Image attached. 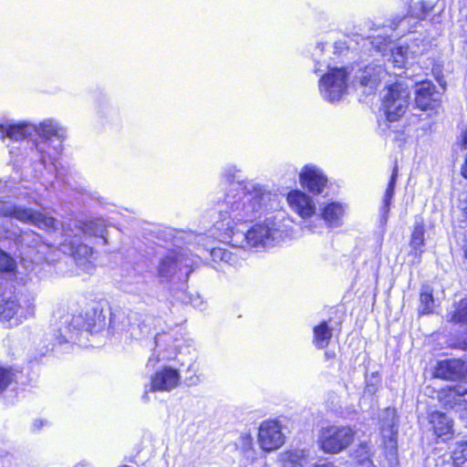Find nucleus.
<instances>
[{"mask_svg": "<svg viewBox=\"0 0 467 467\" xmlns=\"http://www.w3.org/2000/svg\"><path fill=\"white\" fill-rule=\"evenodd\" d=\"M16 374L10 368H0V392L4 391L14 380Z\"/></svg>", "mask_w": 467, "mask_h": 467, "instance_id": "obj_35", "label": "nucleus"}, {"mask_svg": "<svg viewBox=\"0 0 467 467\" xmlns=\"http://www.w3.org/2000/svg\"><path fill=\"white\" fill-rule=\"evenodd\" d=\"M345 209L341 203L331 202L322 209L320 216L329 227H337L341 225Z\"/></svg>", "mask_w": 467, "mask_h": 467, "instance_id": "obj_25", "label": "nucleus"}, {"mask_svg": "<svg viewBox=\"0 0 467 467\" xmlns=\"http://www.w3.org/2000/svg\"><path fill=\"white\" fill-rule=\"evenodd\" d=\"M188 380V384L189 385H196L198 382H199V379L196 377V378H191Z\"/></svg>", "mask_w": 467, "mask_h": 467, "instance_id": "obj_48", "label": "nucleus"}, {"mask_svg": "<svg viewBox=\"0 0 467 467\" xmlns=\"http://www.w3.org/2000/svg\"><path fill=\"white\" fill-rule=\"evenodd\" d=\"M466 392L467 389L461 385L442 388L437 392V400L444 409L455 410L456 411Z\"/></svg>", "mask_w": 467, "mask_h": 467, "instance_id": "obj_20", "label": "nucleus"}, {"mask_svg": "<svg viewBox=\"0 0 467 467\" xmlns=\"http://www.w3.org/2000/svg\"><path fill=\"white\" fill-rule=\"evenodd\" d=\"M300 182L309 192L320 193L326 186L327 179L319 169L314 166H306L300 173Z\"/></svg>", "mask_w": 467, "mask_h": 467, "instance_id": "obj_18", "label": "nucleus"}, {"mask_svg": "<svg viewBox=\"0 0 467 467\" xmlns=\"http://www.w3.org/2000/svg\"><path fill=\"white\" fill-rule=\"evenodd\" d=\"M348 78L345 68L329 69L319 80V90L324 99L329 102L340 100L348 89Z\"/></svg>", "mask_w": 467, "mask_h": 467, "instance_id": "obj_8", "label": "nucleus"}, {"mask_svg": "<svg viewBox=\"0 0 467 467\" xmlns=\"http://www.w3.org/2000/svg\"><path fill=\"white\" fill-rule=\"evenodd\" d=\"M48 350H49V348H48V347H46V350H45V352H43L42 354L44 355V354H45V353H47Z\"/></svg>", "mask_w": 467, "mask_h": 467, "instance_id": "obj_54", "label": "nucleus"}, {"mask_svg": "<svg viewBox=\"0 0 467 467\" xmlns=\"http://www.w3.org/2000/svg\"><path fill=\"white\" fill-rule=\"evenodd\" d=\"M65 242H67L70 246V251L73 257H92L93 251L88 245L78 243L80 238L78 240L71 239L72 235L68 233V229H65Z\"/></svg>", "mask_w": 467, "mask_h": 467, "instance_id": "obj_28", "label": "nucleus"}, {"mask_svg": "<svg viewBox=\"0 0 467 467\" xmlns=\"http://www.w3.org/2000/svg\"><path fill=\"white\" fill-rule=\"evenodd\" d=\"M36 130L35 124L28 121H15L9 119H0V140L9 139L20 141L29 138Z\"/></svg>", "mask_w": 467, "mask_h": 467, "instance_id": "obj_11", "label": "nucleus"}, {"mask_svg": "<svg viewBox=\"0 0 467 467\" xmlns=\"http://www.w3.org/2000/svg\"><path fill=\"white\" fill-rule=\"evenodd\" d=\"M441 94L431 81L417 83L415 103L422 110L433 109L440 105Z\"/></svg>", "mask_w": 467, "mask_h": 467, "instance_id": "obj_12", "label": "nucleus"}, {"mask_svg": "<svg viewBox=\"0 0 467 467\" xmlns=\"http://www.w3.org/2000/svg\"><path fill=\"white\" fill-rule=\"evenodd\" d=\"M406 20H407V17H403L402 19L400 20L399 24L402 26L406 23Z\"/></svg>", "mask_w": 467, "mask_h": 467, "instance_id": "obj_51", "label": "nucleus"}, {"mask_svg": "<svg viewBox=\"0 0 467 467\" xmlns=\"http://www.w3.org/2000/svg\"><path fill=\"white\" fill-rule=\"evenodd\" d=\"M307 454L304 450H290L279 455L282 467H304L307 463Z\"/></svg>", "mask_w": 467, "mask_h": 467, "instance_id": "obj_26", "label": "nucleus"}, {"mask_svg": "<svg viewBox=\"0 0 467 467\" xmlns=\"http://www.w3.org/2000/svg\"><path fill=\"white\" fill-rule=\"evenodd\" d=\"M238 448L241 450L247 462H252L254 460L255 450L254 448L253 437L250 432H244L240 435V444Z\"/></svg>", "mask_w": 467, "mask_h": 467, "instance_id": "obj_33", "label": "nucleus"}, {"mask_svg": "<svg viewBox=\"0 0 467 467\" xmlns=\"http://www.w3.org/2000/svg\"><path fill=\"white\" fill-rule=\"evenodd\" d=\"M332 337V331L327 322L314 327V343L318 348H326Z\"/></svg>", "mask_w": 467, "mask_h": 467, "instance_id": "obj_30", "label": "nucleus"}, {"mask_svg": "<svg viewBox=\"0 0 467 467\" xmlns=\"http://www.w3.org/2000/svg\"><path fill=\"white\" fill-rule=\"evenodd\" d=\"M137 316L136 313L129 312L124 310H117L111 313L109 319V328L113 332H123L127 330H134V324L131 320Z\"/></svg>", "mask_w": 467, "mask_h": 467, "instance_id": "obj_22", "label": "nucleus"}, {"mask_svg": "<svg viewBox=\"0 0 467 467\" xmlns=\"http://www.w3.org/2000/svg\"><path fill=\"white\" fill-rule=\"evenodd\" d=\"M33 314V308L22 306L16 296L0 300V321L8 327L18 326Z\"/></svg>", "mask_w": 467, "mask_h": 467, "instance_id": "obj_9", "label": "nucleus"}, {"mask_svg": "<svg viewBox=\"0 0 467 467\" xmlns=\"http://www.w3.org/2000/svg\"><path fill=\"white\" fill-rule=\"evenodd\" d=\"M410 94L408 86L400 81L388 88L383 97L382 107L389 121L398 120L406 112Z\"/></svg>", "mask_w": 467, "mask_h": 467, "instance_id": "obj_7", "label": "nucleus"}, {"mask_svg": "<svg viewBox=\"0 0 467 467\" xmlns=\"http://www.w3.org/2000/svg\"><path fill=\"white\" fill-rule=\"evenodd\" d=\"M38 139L35 141H26L29 146L27 157L34 165L36 175L42 173L47 169V161L51 160L50 167H53L58 174L57 162V156L62 151V142L67 136V130L57 120L47 119L38 124H35Z\"/></svg>", "mask_w": 467, "mask_h": 467, "instance_id": "obj_1", "label": "nucleus"}, {"mask_svg": "<svg viewBox=\"0 0 467 467\" xmlns=\"http://www.w3.org/2000/svg\"><path fill=\"white\" fill-rule=\"evenodd\" d=\"M407 52V48L402 47H397L395 52H393V59L392 64L397 67H403L405 65V53Z\"/></svg>", "mask_w": 467, "mask_h": 467, "instance_id": "obj_38", "label": "nucleus"}, {"mask_svg": "<svg viewBox=\"0 0 467 467\" xmlns=\"http://www.w3.org/2000/svg\"><path fill=\"white\" fill-rule=\"evenodd\" d=\"M462 176L467 179V154H466V157H465V161H464V163L462 167Z\"/></svg>", "mask_w": 467, "mask_h": 467, "instance_id": "obj_46", "label": "nucleus"}, {"mask_svg": "<svg viewBox=\"0 0 467 467\" xmlns=\"http://www.w3.org/2000/svg\"><path fill=\"white\" fill-rule=\"evenodd\" d=\"M237 194L243 193L242 203L244 215L242 220H252L257 213L272 207L275 195L252 182H238L235 186Z\"/></svg>", "mask_w": 467, "mask_h": 467, "instance_id": "obj_2", "label": "nucleus"}, {"mask_svg": "<svg viewBox=\"0 0 467 467\" xmlns=\"http://www.w3.org/2000/svg\"><path fill=\"white\" fill-rule=\"evenodd\" d=\"M380 421L383 438L388 439L390 442L393 441L398 433L395 410L387 408L380 416Z\"/></svg>", "mask_w": 467, "mask_h": 467, "instance_id": "obj_24", "label": "nucleus"}, {"mask_svg": "<svg viewBox=\"0 0 467 467\" xmlns=\"http://www.w3.org/2000/svg\"><path fill=\"white\" fill-rule=\"evenodd\" d=\"M358 467H374L369 458V449L367 444H361L357 451Z\"/></svg>", "mask_w": 467, "mask_h": 467, "instance_id": "obj_34", "label": "nucleus"}, {"mask_svg": "<svg viewBox=\"0 0 467 467\" xmlns=\"http://www.w3.org/2000/svg\"><path fill=\"white\" fill-rule=\"evenodd\" d=\"M462 144L467 147V130L464 131L462 135Z\"/></svg>", "mask_w": 467, "mask_h": 467, "instance_id": "obj_49", "label": "nucleus"}, {"mask_svg": "<svg viewBox=\"0 0 467 467\" xmlns=\"http://www.w3.org/2000/svg\"><path fill=\"white\" fill-rule=\"evenodd\" d=\"M264 467H266V466H264Z\"/></svg>", "mask_w": 467, "mask_h": 467, "instance_id": "obj_56", "label": "nucleus"}, {"mask_svg": "<svg viewBox=\"0 0 467 467\" xmlns=\"http://www.w3.org/2000/svg\"><path fill=\"white\" fill-rule=\"evenodd\" d=\"M447 320L452 323H467V299L454 302L447 314Z\"/></svg>", "mask_w": 467, "mask_h": 467, "instance_id": "obj_29", "label": "nucleus"}, {"mask_svg": "<svg viewBox=\"0 0 467 467\" xmlns=\"http://www.w3.org/2000/svg\"><path fill=\"white\" fill-rule=\"evenodd\" d=\"M0 216L13 217L46 231L56 230L59 223L51 216L2 200H0Z\"/></svg>", "mask_w": 467, "mask_h": 467, "instance_id": "obj_3", "label": "nucleus"}, {"mask_svg": "<svg viewBox=\"0 0 467 467\" xmlns=\"http://www.w3.org/2000/svg\"><path fill=\"white\" fill-rule=\"evenodd\" d=\"M241 236L245 241L246 246H270L274 242L281 237V231L275 219L266 218L263 223L254 225L246 232H235V237Z\"/></svg>", "mask_w": 467, "mask_h": 467, "instance_id": "obj_5", "label": "nucleus"}, {"mask_svg": "<svg viewBox=\"0 0 467 467\" xmlns=\"http://www.w3.org/2000/svg\"><path fill=\"white\" fill-rule=\"evenodd\" d=\"M371 68H367L361 77V85L368 88L370 90L375 89L381 81V75L384 74V70L381 67L373 68L374 73L370 72Z\"/></svg>", "mask_w": 467, "mask_h": 467, "instance_id": "obj_32", "label": "nucleus"}, {"mask_svg": "<svg viewBox=\"0 0 467 467\" xmlns=\"http://www.w3.org/2000/svg\"><path fill=\"white\" fill-rule=\"evenodd\" d=\"M285 441L282 426L277 420H265L258 430V444L267 452L279 449Z\"/></svg>", "mask_w": 467, "mask_h": 467, "instance_id": "obj_10", "label": "nucleus"}, {"mask_svg": "<svg viewBox=\"0 0 467 467\" xmlns=\"http://www.w3.org/2000/svg\"><path fill=\"white\" fill-rule=\"evenodd\" d=\"M223 179L225 180L226 183L232 184L233 182V175L231 174L230 171H225L223 172Z\"/></svg>", "mask_w": 467, "mask_h": 467, "instance_id": "obj_43", "label": "nucleus"}, {"mask_svg": "<svg viewBox=\"0 0 467 467\" xmlns=\"http://www.w3.org/2000/svg\"><path fill=\"white\" fill-rule=\"evenodd\" d=\"M422 6H423L424 8H426L427 10H431V9L432 8V6H431V5L425 6L423 4H422Z\"/></svg>", "mask_w": 467, "mask_h": 467, "instance_id": "obj_52", "label": "nucleus"}, {"mask_svg": "<svg viewBox=\"0 0 467 467\" xmlns=\"http://www.w3.org/2000/svg\"><path fill=\"white\" fill-rule=\"evenodd\" d=\"M181 381V376L177 369L165 367L157 371L151 378L150 391H171L174 389Z\"/></svg>", "mask_w": 467, "mask_h": 467, "instance_id": "obj_14", "label": "nucleus"}, {"mask_svg": "<svg viewBox=\"0 0 467 467\" xmlns=\"http://www.w3.org/2000/svg\"><path fill=\"white\" fill-rule=\"evenodd\" d=\"M410 255L413 256L412 263H420L421 254L424 252V226L422 223H417L414 225L410 242Z\"/></svg>", "mask_w": 467, "mask_h": 467, "instance_id": "obj_23", "label": "nucleus"}, {"mask_svg": "<svg viewBox=\"0 0 467 467\" xmlns=\"http://www.w3.org/2000/svg\"><path fill=\"white\" fill-rule=\"evenodd\" d=\"M434 375L446 380H460L467 376V363L462 359H445L438 362Z\"/></svg>", "mask_w": 467, "mask_h": 467, "instance_id": "obj_13", "label": "nucleus"}, {"mask_svg": "<svg viewBox=\"0 0 467 467\" xmlns=\"http://www.w3.org/2000/svg\"><path fill=\"white\" fill-rule=\"evenodd\" d=\"M44 423L45 422L43 420H35L34 423H33L34 430L35 431L40 430L42 428V426L44 425Z\"/></svg>", "mask_w": 467, "mask_h": 467, "instance_id": "obj_44", "label": "nucleus"}, {"mask_svg": "<svg viewBox=\"0 0 467 467\" xmlns=\"http://www.w3.org/2000/svg\"><path fill=\"white\" fill-rule=\"evenodd\" d=\"M454 462H461L467 460V441L459 445V447L452 453Z\"/></svg>", "mask_w": 467, "mask_h": 467, "instance_id": "obj_40", "label": "nucleus"}, {"mask_svg": "<svg viewBox=\"0 0 467 467\" xmlns=\"http://www.w3.org/2000/svg\"><path fill=\"white\" fill-rule=\"evenodd\" d=\"M213 255L219 257L222 261L229 263L232 259V253L222 248H215L213 250Z\"/></svg>", "mask_w": 467, "mask_h": 467, "instance_id": "obj_41", "label": "nucleus"}, {"mask_svg": "<svg viewBox=\"0 0 467 467\" xmlns=\"http://www.w3.org/2000/svg\"><path fill=\"white\" fill-rule=\"evenodd\" d=\"M434 462V467H455L452 454L440 455Z\"/></svg>", "mask_w": 467, "mask_h": 467, "instance_id": "obj_39", "label": "nucleus"}, {"mask_svg": "<svg viewBox=\"0 0 467 467\" xmlns=\"http://www.w3.org/2000/svg\"><path fill=\"white\" fill-rule=\"evenodd\" d=\"M15 261L9 256L6 253L0 250V271L2 272H11L15 268Z\"/></svg>", "mask_w": 467, "mask_h": 467, "instance_id": "obj_37", "label": "nucleus"}, {"mask_svg": "<svg viewBox=\"0 0 467 467\" xmlns=\"http://www.w3.org/2000/svg\"><path fill=\"white\" fill-rule=\"evenodd\" d=\"M355 431L348 426H330L320 431L318 443L326 453L337 454L354 441Z\"/></svg>", "mask_w": 467, "mask_h": 467, "instance_id": "obj_4", "label": "nucleus"}, {"mask_svg": "<svg viewBox=\"0 0 467 467\" xmlns=\"http://www.w3.org/2000/svg\"><path fill=\"white\" fill-rule=\"evenodd\" d=\"M57 319V333L56 340L61 345L67 342L76 341L79 332L86 330L91 331V324L85 322L82 315H73L65 312L64 309H58L55 314Z\"/></svg>", "mask_w": 467, "mask_h": 467, "instance_id": "obj_6", "label": "nucleus"}, {"mask_svg": "<svg viewBox=\"0 0 467 467\" xmlns=\"http://www.w3.org/2000/svg\"><path fill=\"white\" fill-rule=\"evenodd\" d=\"M155 345L157 348L163 350V359L171 360L177 358L179 348L178 339L171 334L161 333L155 337Z\"/></svg>", "mask_w": 467, "mask_h": 467, "instance_id": "obj_21", "label": "nucleus"}, {"mask_svg": "<svg viewBox=\"0 0 467 467\" xmlns=\"http://www.w3.org/2000/svg\"><path fill=\"white\" fill-rule=\"evenodd\" d=\"M397 177H398V166L396 164L394 166V168H393L392 174H391V177H390V181L389 182V186H388V188H387V190L385 192V194H384V197H383V206H382V208L380 210L381 221L384 223L387 222V219H388V215H389V206H390V203H391L392 197L394 195V188H395Z\"/></svg>", "mask_w": 467, "mask_h": 467, "instance_id": "obj_27", "label": "nucleus"}, {"mask_svg": "<svg viewBox=\"0 0 467 467\" xmlns=\"http://www.w3.org/2000/svg\"><path fill=\"white\" fill-rule=\"evenodd\" d=\"M10 154L15 155V154H16V153L14 151V150H13V149H10Z\"/></svg>", "mask_w": 467, "mask_h": 467, "instance_id": "obj_53", "label": "nucleus"}, {"mask_svg": "<svg viewBox=\"0 0 467 467\" xmlns=\"http://www.w3.org/2000/svg\"><path fill=\"white\" fill-rule=\"evenodd\" d=\"M160 358H156L154 357L153 355L151 357H150L149 358V361H148V366L150 365L152 367H154L158 362H159Z\"/></svg>", "mask_w": 467, "mask_h": 467, "instance_id": "obj_45", "label": "nucleus"}, {"mask_svg": "<svg viewBox=\"0 0 467 467\" xmlns=\"http://www.w3.org/2000/svg\"><path fill=\"white\" fill-rule=\"evenodd\" d=\"M76 265L86 273H90L95 268L94 258L92 257H73Z\"/></svg>", "mask_w": 467, "mask_h": 467, "instance_id": "obj_36", "label": "nucleus"}, {"mask_svg": "<svg viewBox=\"0 0 467 467\" xmlns=\"http://www.w3.org/2000/svg\"><path fill=\"white\" fill-rule=\"evenodd\" d=\"M435 307L434 298L432 296V289L428 286H422L420 295V306L419 312L421 315H427L433 312Z\"/></svg>", "mask_w": 467, "mask_h": 467, "instance_id": "obj_31", "label": "nucleus"}, {"mask_svg": "<svg viewBox=\"0 0 467 467\" xmlns=\"http://www.w3.org/2000/svg\"><path fill=\"white\" fill-rule=\"evenodd\" d=\"M74 230L69 229L74 234V238L80 237L81 234L88 236H98L103 240V244L108 243L107 229L104 220L94 219L87 222H74Z\"/></svg>", "mask_w": 467, "mask_h": 467, "instance_id": "obj_15", "label": "nucleus"}, {"mask_svg": "<svg viewBox=\"0 0 467 467\" xmlns=\"http://www.w3.org/2000/svg\"><path fill=\"white\" fill-rule=\"evenodd\" d=\"M465 216H466V218H467V209L465 210Z\"/></svg>", "mask_w": 467, "mask_h": 467, "instance_id": "obj_55", "label": "nucleus"}, {"mask_svg": "<svg viewBox=\"0 0 467 467\" xmlns=\"http://www.w3.org/2000/svg\"><path fill=\"white\" fill-rule=\"evenodd\" d=\"M434 434L443 441L451 440L453 436V423L445 413L434 410L428 415Z\"/></svg>", "mask_w": 467, "mask_h": 467, "instance_id": "obj_17", "label": "nucleus"}, {"mask_svg": "<svg viewBox=\"0 0 467 467\" xmlns=\"http://www.w3.org/2000/svg\"><path fill=\"white\" fill-rule=\"evenodd\" d=\"M189 266L190 264L187 259L171 252L161 258L158 265V275L162 279H169L175 274L177 269L182 271V267L187 268Z\"/></svg>", "mask_w": 467, "mask_h": 467, "instance_id": "obj_19", "label": "nucleus"}, {"mask_svg": "<svg viewBox=\"0 0 467 467\" xmlns=\"http://www.w3.org/2000/svg\"><path fill=\"white\" fill-rule=\"evenodd\" d=\"M455 467H467V460H462L461 462H454Z\"/></svg>", "mask_w": 467, "mask_h": 467, "instance_id": "obj_47", "label": "nucleus"}, {"mask_svg": "<svg viewBox=\"0 0 467 467\" xmlns=\"http://www.w3.org/2000/svg\"><path fill=\"white\" fill-rule=\"evenodd\" d=\"M148 393H149V390H145V393H144V395L142 396V399H143L144 400H146V401H147V400H149Z\"/></svg>", "mask_w": 467, "mask_h": 467, "instance_id": "obj_50", "label": "nucleus"}, {"mask_svg": "<svg viewBox=\"0 0 467 467\" xmlns=\"http://www.w3.org/2000/svg\"><path fill=\"white\" fill-rule=\"evenodd\" d=\"M452 348L466 350L467 349V335L463 338L458 339L456 342L451 344Z\"/></svg>", "mask_w": 467, "mask_h": 467, "instance_id": "obj_42", "label": "nucleus"}, {"mask_svg": "<svg viewBox=\"0 0 467 467\" xmlns=\"http://www.w3.org/2000/svg\"><path fill=\"white\" fill-rule=\"evenodd\" d=\"M287 202L292 210L304 219L311 217L316 213V205L312 198L301 191L289 192Z\"/></svg>", "mask_w": 467, "mask_h": 467, "instance_id": "obj_16", "label": "nucleus"}]
</instances>
